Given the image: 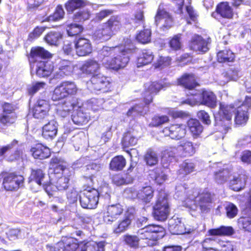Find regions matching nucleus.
Segmentation results:
<instances>
[{
  "mask_svg": "<svg viewBox=\"0 0 251 251\" xmlns=\"http://www.w3.org/2000/svg\"><path fill=\"white\" fill-rule=\"evenodd\" d=\"M118 49L119 54L104 60L103 64L106 68L115 71L123 69L129 61V55L135 52L137 50L135 44L131 41L126 42L123 47Z\"/></svg>",
  "mask_w": 251,
  "mask_h": 251,
  "instance_id": "1",
  "label": "nucleus"
},
{
  "mask_svg": "<svg viewBox=\"0 0 251 251\" xmlns=\"http://www.w3.org/2000/svg\"><path fill=\"white\" fill-rule=\"evenodd\" d=\"M215 194L211 192L208 188L199 191L193 200L186 201V207L192 210H196L199 208L201 212H207L210 211L212 203L215 201Z\"/></svg>",
  "mask_w": 251,
  "mask_h": 251,
  "instance_id": "2",
  "label": "nucleus"
},
{
  "mask_svg": "<svg viewBox=\"0 0 251 251\" xmlns=\"http://www.w3.org/2000/svg\"><path fill=\"white\" fill-rule=\"evenodd\" d=\"M143 243L142 247H152L157 244V241L166 235V230L159 225L150 224L138 231Z\"/></svg>",
  "mask_w": 251,
  "mask_h": 251,
  "instance_id": "3",
  "label": "nucleus"
},
{
  "mask_svg": "<svg viewBox=\"0 0 251 251\" xmlns=\"http://www.w3.org/2000/svg\"><path fill=\"white\" fill-rule=\"evenodd\" d=\"M121 26V22L118 15H112L101 26L97 29L94 36L100 42H106L115 34V32Z\"/></svg>",
  "mask_w": 251,
  "mask_h": 251,
  "instance_id": "4",
  "label": "nucleus"
},
{
  "mask_svg": "<svg viewBox=\"0 0 251 251\" xmlns=\"http://www.w3.org/2000/svg\"><path fill=\"white\" fill-rule=\"evenodd\" d=\"M171 211L168 196L160 192L152 205L151 215L153 219L159 222L165 221L168 218Z\"/></svg>",
  "mask_w": 251,
  "mask_h": 251,
  "instance_id": "5",
  "label": "nucleus"
},
{
  "mask_svg": "<svg viewBox=\"0 0 251 251\" xmlns=\"http://www.w3.org/2000/svg\"><path fill=\"white\" fill-rule=\"evenodd\" d=\"M2 187L7 191H17L24 187L25 179L23 175L16 172L4 171L0 173Z\"/></svg>",
  "mask_w": 251,
  "mask_h": 251,
  "instance_id": "6",
  "label": "nucleus"
},
{
  "mask_svg": "<svg viewBox=\"0 0 251 251\" xmlns=\"http://www.w3.org/2000/svg\"><path fill=\"white\" fill-rule=\"evenodd\" d=\"M77 91L78 88L75 82L64 80L55 86L52 92L51 99L53 101H60L69 96L76 95Z\"/></svg>",
  "mask_w": 251,
  "mask_h": 251,
  "instance_id": "7",
  "label": "nucleus"
},
{
  "mask_svg": "<svg viewBox=\"0 0 251 251\" xmlns=\"http://www.w3.org/2000/svg\"><path fill=\"white\" fill-rule=\"evenodd\" d=\"M99 197L98 190L90 186H84L83 190L80 192V204L85 209H95L99 202Z\"/></svg>",
  "mask_w": 251,
  "mask_h": 251,
  "instance_id": "8",
  "label": "nucleus"
},
{
  "mask_svg": "<svg viewBox=\"0 0 251 251\" xmlns=\"http://www.w3.org/2000/svg\"><path fill=\"white\" fill-rule=\"evenodd\" d=\"M88 242H78L77 239L72 237H63L55 246L57 251H86Z\"/></svg>",
  "mask_w": 251,
  "mask_h": 251,
  "instance_id": "9",
  "label": "nucleus"
},
{
  "mask_svg": "<svg viewBox=\"0 0 251 251\" xmlns=\"http://www.w3.org/2000/svg\"><path fill=\"white\" fill-rule=\"evenodd\" d=\"M88 86L95 92L107 93L112 90V81L110 77L99 74L92 76Z\"/></svg>",
  "mask_w": 251,
  "mask_h": 251,
  "instance_id": "10",
  "label": "nucleus"
},
{
  "mask_svg": "<svg viewBox=\"0 0 251 251\" xmlns=\"http://www.w3.org/2000/svg\"><path fill=\"white\" fill-rule=\"evenodd\" d=\"M2 114L0 115V126H9L15 124L17 115L15 106L12 103L4 102L1 105Z\"/></svg>",
  "mask_w": 251,
  "mask_h": 251,
  "instance_id": "11",
  "label": "nucleus"
},
{
  "mask_svg": "<svg viewBox=\"0 0 251 251\" xmlns=\"http://www.w3.org/2000/svg\"><path fill=\"white\" fill-rule=\"evenodd\" d=\"M236 108L233 104H226L220 102L219 104V114L222 116V119H215L217 125L224 126V129H227L232 120V114L235 113Z\"/></svg>",
  "mask_w": 251,
  "mask_h": 251,
  "instance_id": "12",
  "label": "nucleus"
},
{
  "mask_svg": "<svg viewBox=\"0 0 251 251\" xmlns=\"http://www.w3.org/2000/svg\"><path fill=\"white\" fill-rule=\"evenodd\" d=\"M26 56L30 66L32 69L39 62L52 57L51 54L48 50L39 46L31 48L29 53Z\"/></svg>",
  "mask_w": 251,
  "mask_h": 251,
  "instance_id": "13",
  "label": "nucleus"
},
{
  "mask_svg": "<svg viewBox=\"0 0 251 251\" xmlns=\"http://www.w3.org/2000/svg\"><path fill=\"white\" fill-rule=\"evenodd\" d=\"M80 107V105L78 100L75 98H72L57 105L56 114L58 116L64 118L68 117L75 109Z\"/></svg>",
  "mask_w": 251,
  "mask_h": 251,
  "instance_id": "14",
  "label": "nucleus"
},
{
  "mask_svg": "<svg viewBox=\"0 0 251 251\" xmlns=\"http://www.w3.org/2000/svg\"><path fill=\"white\" fill-rule=\"evenodd\" d=\"M135 213L134 208L128 207L125 211L123 218L118 220L117 225L113 228V232L119 234L129 229L131 225Z\"/></svg>",
  "mask_w": 251,
  "mask_h": 251,
  "instance_id": "15",
  "label": "nucleus"
},
{
  "mask_svg": "<svg viewBox=\"0 0 251 251\" xmlns=\"http://www.w3.org/2000/svg\"><path fill=\"white\" fill-rule=\"evenodd\" d=\"M163 20L164 23L161 26L162 30H167L173 26L174 21L173 16L160 5L154 16L155 23L156 25H158Z\"/></svg>",
  "mask_w": 251,
  "mask_h": 251,
  "instance_id": "16",
  "label": "nucleus"
},
{
  "mask_svg": "<svg viewBox=\"0 0 251 251\" xmlns=\"http://www.w3.org/2000/svg\"><path fill=\"white\" fill-rule=\"evenodd\" d=\"M164 136L172 139L180 140L184 138L186 131L182 124H173L164 127L162 130Z\"/></svg>",
  "mask_w": 251,
  "mask_h": 251,
  "instance_id": "17",
  "label": "nucleus"
},
{
  "mask_svg": "<svg viewBox=\"0 0 251 251\" xmlns=\"http://www.w3.org/2000/svg\"><path fill=\"white\" fill-rule=\"evenodd\" d=\"M124 211L123 206L119 203L109 205L103 213V221L107 224H112L119 219Z\"/></svg>",
  "mask_w": 251,
  "mask_h": 251,
  "instance_id": "18",
  "label": "nucleus"
},
{
  "mask_svg": "<svg viewBox=\"0 0 251 251\" xmlns=\"http://www.w3.org/2000/svg\"><path fill=\"white\" fill-rule=\"evenodd\" d=\"M75 53L79 57L89 55L93 51L90 40L83 37L75 39L74 42Z\"/></svg>",
  "mask_w": 251,
  "mask_h": 251,
  "instance_id": "19",
  "label": "nucleus"
},
{
  "mask_svg": "<svg viewBox=\"0 0 251 251\" xmlns=\"http://www.w3.org/2000/svg\"><path fill=\"white\" fill-rule=\"evenodd\" d=\"M19 144L16 139L13 140L11 142L0 147V157H4L8 162H13L18 160L22 154V151L17 149L14 152L11 151L13 147Z\"/></svg>",
  "mask_w": 251,
  "mask_h": 251,
  "instance_id": "20",
  "label": "nucleus"
},
{
  "mask_svg": "<svg viewBox=\"0 0 251 251\" xmlns=\"http://www.w3.org/2000/svg\"><path fill=\"white\" fill-rule=\"evenodd\" d=\"M178 85L187 90H193L200 85L195 74L184 73L177 79Z\"/></svg>",
  "mask_w": 251,
  "mask_h": 251,
  "instance_id": "21",
  "label": "nucleus"
},
{
  "mask_svg": "<svg viewBox=\"0 0 251 251\" xmlns=\"http://www.w3.org/2000/svg\"><path fill=\"white\" fill-rule=\"evenodd\" d=\"M49 169L54 176H59L67 169V163L63 158L53 156L49 162Z\"/></svg>",
  "mask_w": 251,
  "mask_h": 251,
  "instance_id": "22",
  "label": "nucleus"
},
{
  "mask_svg": "<svg viewBox=\"0 0 251 251\" xmlns=\"http://www.w3.org/2000/svg\"><path fill=\"white\" fill-rule=\"evenodd\" d=\"M31 156L36 160H44L49 158L51 154L50 149L42 143H36L30 149Z\"/></svg>",
  "mask_w": 251,
  "mask_h": 251,
  "instance_id": "23",
  "label": "nucleus"
},
{
  "mask_svg": "<svg viewBox=\"0 0 251 251\" xmlns=\"http://www.w3.org/2000/svg\"><path fill=\"white\" fill-rule=\"evenodd\" d=\"M58 70L53 75L55 79H63L66 76L71 75L74 71L73 65L71 61L67 60H61L57 65Z\"/></svg>",
  "mask_w": 251,
  "mask_h": 251,
  "instance_id": "24",
  "label": "nucleus"
},
{
  "mask_svg": "<svg viewBox=\"0 0 251 251\" xmlns=\"http://www.w3.org/2000/svg\"><path fill=\"white\" fill-rule=\"evenodd\" d=\"M50 105L45 100H39L33 108V116L38 119H44L49 115Z\"/></svg>",
  "mask_w": 251,
  "mask_h": 251,
  "instance_id": "25",
  "label": "nucleus"
},
{
  "mask_svg": "<svg viewBox=\"0 0 251 251\" xmlns=\"http://www.w3.org/2000/svg\"><path fill=\"white\" fill-rule=\"evenodd\" d=\"M215 12L221 18L225 19H232L234 16L233 8L228 1H221L218 3L215 8Z\"/></svg>",
  "mask_w": 251,
  "mask_h": 251,
  "instance_id": "26",
  "label": "nucleus"
},
{
  "mask_svg": "<svg viewBox=\"0 0 251 251\" xmlns=\"http://www.w3.org/2000/svg\"><path fill=\"white\" fill-rule=\"evenodd\" d=\"M138 138L135 133L133 127H130L123 135L121 140V145L123 149L135 146L137 144Z\"/></svg>",
  "mask_w": 251,
  "mask_h": 251,
  "instance_id": "27",
  "label": "nucleus"
},
{
  "mask_svg": "<svg viewBox=\"0 0 251 251\" xmlns=\"http://www.w3.org/2000/svg\"><path fill=\"white\" fill-rule=\"evenodd\" d=\"M36 75L40 77H47L52 73L53 67L50 62L41 61L35 65Z\"/></svg>",
  "mask_w": 251,
  "mask_h": 251,
  "instance_id": "28",
  "label": "nucleus"
},
{
  "mask_svg": "<svg viewBox=\"0 0 251 251\" xmlns=\"http://www.w3.org/2000/svg\"><path fill=\"white\" fill-rule=\"evenodd\" d=\"M196 163L194 160L186 159L179 165L177 171V175L180 177H184L195 171Z\"/></svg>",
  "mask_w": 251,
  "mask_h": 251,
  "instance_id": "29",
  "label": "nucleus"
},
{
  "mask_svg": "<svg viewBox=\"0 0 251 251\" xmlns=\"http://www.w3.org/2000/svg\"><path fill=\"white\" fill-rule=\"evenodd\" d=\"M190 46L193 50L201 53H205L208 50L207 42L199 35H195L192 38Z\"/></svg>",
  "mask_w": 251,
  "mask_h": 251,
  "instance_id": "30",
  "label": "nucleus"
},
{
  "mask_svg": "<svg viewBox=\"0 0 251 251\" xmlns=\"http://www.w3.org/2000/svg\"><path fill=\"white\" fill-rule=\"evenodd\" d=\"M201 103L211 108H214L217 106V97L212 91L202 89L201 93Z\"/></svg>",
  "mask_w": 251,
  "mask_h": 251,
  "instance_id": "31",
  "label": "nucleus"
},
{
  "mask_svg": "<svg viewBox=\"0 0 251 251\" xmlns=\"http://www.w3.org/2000/svg\"><path fill=\"white\" fill-rule=\"evenodd\" d=\"M187 127L192 137L197 138L203 130V126L198 119L190 118L187 122Z\"/></svg>",
  "mask_w": 251,
  "mask_h": 251,
  "instance_id": "32",
  "label": "nucleus"
},
{
  "mask_svg": "<svg viewBox=\"0 0 251 251\" xmlns=\"http://www.w3.org/2000/svg\"><path fill=\"white\" fill-rule=\"evenodd\" d=\"M148 178L156 184L161 185L167 179V176L161 168L156 167L149 171Z\"/></svg>",
  "mask_w": 251,
  "mask_h": 251,
  "instance_id": "33",
  "label": "nucleus"
},
{
  "mask_svg": "<svg viewBox=\"0 0 251 251\" xmlns=\"http://www.w3.org/2000/svg\"><path fill=\"white\" fill-rule=\"evenodd\" d=\"M167 86V83L162 80H157L151 81L146 84L144 89L146 90V92H149L153 95H156L161 91L165 90Z\"/></svg>",
  "mask_w": 251,
  "mask_h": 251,
  "instance_id": "34",
  "label": "nucleus"
},
{
  "mask_svg": "<svg viewBox=\"0 0 251 251\" xmlns=\"http://www.w3.org/2000/svg\"><path fill=\"white\" fill-rule=\"evenodd\" d=\"M100 68V65L97 61L89 59L84 62L80 70L83 74L91 75L97 72Z\"/></svg>",
  "mask_w": 251,
  "mask_h": 251,
  "instance_id": "35",
  "label": "nucleus"
},
{
  "mask_svg": "<svg viewBox=\"0 0 251 251\" xmlns=\"http://www.w3.org/2000/svg\"><path fill=\"white\" fill-rule=\"evenodd\" d=\"M234 114V123L236 125H245L249 119V113L248 109L243 106L238 107L236 109Z\"/></svg>",
  "mask_w": 251,
  "mask_h": 251,
  "instance_id": "36",
  "label": "nucleus"
},
{
  "mask_svg": "<svg viewBox=\"0 0 251 251\" xmlns=\"http://www.w3.org/2000/svg\"><path fill=\"white\" fill-rule=\"evenodd\" d=\"M154 190L151 186L143 187L138 191L136 197L137 199L141 201L144 203H150L154 196Z\"/></svg>",
  "mask_w": 251,
  "mask_h": 251,
  "instance_id": "37",
  "label": "nucleus"
},
{
  "mask_svg": "<svg viewBox=\"0 0 251 251\" xmlns=\"http://www.w3.org/2000/svg\"><path fill=\"white\" fill-rule=\"evenodd\" d=\"M123 242L125 245L130 248L136 249L139 247H142L141 244L143 241L141 235L126 234L123 236Z\"/></svg>",
  "mask_w": 251,
  "mask_h": 251,
  "instance_id": "38",
  "label": "nucleus"
},
{
  "mask_svg": "<svg viewBox=\"0 0 251 251\" xmlns=\"http://www.w3.org/2000/svg\"><path fill=\"white\" fill-rule=\"evenodd\" d=\"M234 229L232 226H221L217 228L209 229L208 235L212 236H229L234 233Z\"/></svg>",
  "mask_w": 251,
  "mask_h": 251,
  "instance_id": "39",
  "label": "nucleus"
},
{
  "mask_svg": "<svg viewBox=\"0 0 251 251\" xmlns=\"http://www.w3.org/2000/svg\"><path fill=\"white\" fill-rule=\"evenodd\" d=\"M45 176L46 174L42 169H31L27 182L29 184L35 182L37 185L41 186L43 184V181Z\"/></svg>",
  "mask_w": 251,
  "mask_h": 251,
  "instance_id": "40",
  "label": "nucleus"
},
{
  "mask_svg": "<svg viewBox=\"0 0 251 251\" xmlns=\"http://www.w3.org/2000/svg\"><path fill=\"white\" fill-rule=\"evenodd\" d=\"M57 133V126L53 121L49 122L42 127V135L46 139H52Z\"/></svg>",
  "mask_w": 251,
  "mask_h": 251,
  "instance_id": "41",
  "label": "nucleus"
},
{
  "mask_svg": "<svg viewBox=\"0 0 251 251\" xmlns=\"http://www.w3.org/2000/svg\"><path fill=\"white\" fill-rule=\"evenodd\" d=\"M126 164V158L122 155H117L113 157L109 164L111 171L119 172L123 170Z\"/></svg>",
  "mask_w": 251,
  "mask_h": 251,
  "instance_id": "42",
  "label": "nucleus"
},
{
  "mask_svg": "<svg viewBox=\"0 0 251 251\" xmlns=\"http://www.w3.org/2000/svg\"><path fill=\"white\" fill-rule=\"evenodd\" d=\"M235 54L229 49L221 50L217 53V60L220 63H229L234 62Z\"/></svg>",
  "mask_w": 251,
  "mask_h": 251,
  "instance_id": "43",
  "label": "nucleus"
},
{
  "mask_svg": "<svg viewBox=\"0 0 251 251\" xmlns=\"http://www.w3.org/2000/svg\"><path fill=\"white\" fill-rule=\"evenodd\" d=\"M247 177L244 175H239L229 181V188L234 191H239L245 187Z\"/></svg>",
  "mask_w": 251,
  "mask_h": 251,
  "instance_id": "44",
  "label": "nucleus"
},
{
  "mask_svg": "<svg viewBox=\"0 0 251 251\" xmlns=\"http://www.w3.org/2000/svg\"><path fill=\"white\" fill-rule=\"evenodd\" d=\"M183 157H189L193 155L196 152V147L191 141H182L178 146Z\"/></svg>",
  "mask_w": 251,
  "mask_h": 251,
  "instance_id": "45",
  "label": "nucleus"
},
{
  "mask_svg": "<svg viewBox=\"0 0 251 251\" xmlns=\"http://www.w3.org/2000/svg\"><path fill=\"white\" fill-rule=\"evenodd\" d=\"M231 175L229 169L223 168L214 172L213 179L216 183L223 184L229 179Z\"/></svg>",
  "mask_w": 251,
  "mask_h": 251,
  "instance_id": "46",
  "label": "nucleus"
},
{
  "mask_svg": "<svg viewBox=\"0 0 251 251\" xmlns=\"http://www.w3.org/2000/svg\"><path fill=\"white\" fill-rule=\"evenodd\" d=\"M154 59V55L150 50L144 49L137 59L138 67H141L151 64Z\"/></svg>",
  "mask_w": 251,
  "mask_h": 251,
  "instance_id": "47",
  "label": "nucleus"
},
{
  "mask_svg": "<svg viewBox=\"0 0 251 251\" xmlns=\"http://www.w3.org/2000/svg\"><path fill=\"white\" fill-rule=\"evenodd\" d=\"M72 175L71 174L66 175H63L57 177L54 176L56 179L55 181V186L59 191H64L67 190L71 185L70 180Z\"/></svg>",
  "mask_w": 251,
  "mask_h": 251,
  "instance_id": "48",
  "label": "nucleus"
},
{
  "mask_svg": "<svg viewBox=\"0 0 251 251\" xmlns=\"http://www.w3.org/2000/svg\"><path fill=\"white\" fill-rule=\"evenodd\" d=\"M62 34L59 31H50L44 37V41L49 45L57 46L62 38Z\"/></svg>",
  "mask_w": 251,
  "mask_h": 251,
  "instance_id": "49",
  "label": "nucleus"
},
{
  "mask_svg": "<svg viewBox=\"0 0 251 251\" xmlns=\"http://www.w3.org/2000/svg\"><path fill=\"white\" fill-rule=\"evenodd\" d=\"M73 123L77 126L86 125L90 120V116L81 110L77 111L72 116Z\"/></svg>",
  "mask_w": 251,
  "mask_h": 251,
  "instance_id": "50",
  "label": "nucleus"
},
{
  "mask_svg": "<svg viewBox=\"0 0 251 251\" xmlns=\"http://www.w3.org/2000/svg\"><path fill=\"white\" fill-rule=\"evenodd\" d=\"M143 159L146 165L151 167L157 165L159 160L157 152L151 148L147 150L143 156Z\"/></svg>",
  "mask_w": 251,
  "mask_h": 251,
  "instance_id": "51",
  "label": "nucleus"
},
{
  "mask_svg": "<svg viewBox=\"0 0 251 251\" xmlns=\"http://www.w3.org/2000/svg\"><path fill=\"white\" fill-rule=\"evenodd\" d=\"M152 32L150 28H144L140 30L135 36L138 43L145 45L151 42Z\"/></svg>",
  "mask_w": 251,
  "mask_h": 251,
  "instance_id": "52",
  "label": "nucleus"
},
{
  "mask_svg": "<svg viewBox=\"0 0 251 251\" xmlns=\"http://www.w3.org/2000/svg\"><path fill=\"white\" fill-rule=\"evenodd\" d=\"M86 5L84 0H68L64 4V7L68 14H72L75 10Z\"/></svg>",
  "mask_w": 251,
  "mask_h": 251,
  "instance_id": "53",
  "label": "nucleus"
},
{
  "mask_svg": "<svg viewBox=\"0 0 251 251\" xmlns=\"http://www.w3.org/2000/svg\"><path fill=\"white\" fill-rule=\"evenodd\" d=\"M219 239L213 237L205 238L201 243L202 251H210L218 249L217 246Z\"/></svg>",
  "mask_w": 251,
  "mask_h": 251,
  "instance_id": "54",
  "label": "nucleus"
},
{
  "mask_svg": "<svg viewBox=\"0 0 251 251\" xmlns=\"http://www.w3.org/2000/svg\"><path fill=\"white\" fill-rule=\"evenodd\" d=\"M149 107L142 104H135L130 107L126 112V115L128 117L132 115L133 112H135L138 115L144 116L149 111Z\"/></svg>",
  "mask_w": 251,
  "mask_h": 251,
  "instance_id": "55",
  "label": "nucleus"
},
{
  "mask_svg": "<svg viewBox=\"0 0 251 251\" xmlns=\"http://www.w3.org/2000/svg\"><path fill=\"white\" fill-rule=\"evenodd\" d=\"M100 164L91 163L87 165L84 171L85 177L92 180L96 173L99 172L100 169Z\"/></svg>",
  "mask_w": 251,
  "mask_h": 251,
  "instance_id": "56",
  "label": "nucleus"
},
{
  "mask_svg": "<svg viewBox=\"0 0 251 251\" xmlns=\"http://www.w3.org/2000/svg\"><path fill=\"white\" fill-rule=\"evenodd\" d=\"M83 30L81 25L76 24H70L67 25L66 30L68 35L74 36L80 34Z\"/></svg>",
  "mask_w": 251,
  "mask_h": 251,
  "instance_id": "57",
  "label": "nucleus"
},
{
  "mask_svg": "<svg viewBox=\"0 0 251 251\" xmlns=\"http://www.w3.org/2000/svg\"><path fill=\"white\" fill-rule=\"evenodd\" d=\"M172 58L170 56H159L156 62L153 64L155 68L162 69L171 64Z\"/></svg>",
  "mask_w": 251,
  "mask_h": 251,
  "instance_id": "58",
  "label": "nucleus"
},
{
  "mask_svg": "<svg viewBox=\"0 0 251 251\" xmlns=\"http://www.w3.org/2000/svg\"><path fill=\"white\" fill-rule=\"evenodd\" d=\"M169 118L167 115H155L152 118L151 125L153 127H158L169 122Z\"/></svg>",
  "mask_w": 251,
  "mask_h": 251,
  "instance_id": "59",
  "label": "nucleus"
},
{
  "mask_svg": "<svg viewBox=\"0 0 251 251\" xmlns=\"http://www.w3.org/2000/svg\"><path fill=\"white\" fill-rule=\"evenodd\" d=\"M65 11L61 4H58L56 6L53 12L51 14L53 22L59 21L63 19L65 16Z\"/></svg>",
  "mask_w": 251,
  "mask_h": 251,
  "instance_id": "60",
  "label": "nucleus"
},
{
  "mask_svg": "<svg viewBox=\"0 0 251 251\" xmlns=\"http://www.w3.org/2000/svg\"><path fill=\"white\" fill-rule=\"evenodd\" d=\"M226 216L229 219L234 218L238 213L237 206L231 202H228L225 207Z\"/></svg>",
  "mask_w": 251,
  "mask_h": 251,
  "instance_id": "61",
  "label": "nucleus"
},
{
  "mask_svg": "<svg viewBox=\"0 0 251 251\" xmlns=\"http://www.w3.org/2000/svg\"><path fill=\"white\" fill-rule=\"evenodd\" d=\"M219 251H233V245L231 241L219 239L218 241Z\"/></svg>",
  "mask_w": 251,
  "mask_h": 251,
  "instance_id": "62",
  "label": "nucleus"
},
{
  "mask_svg": "<svg viewBox=\"0 0 251 251\" xmlns=\"http://www.w3.org/2000/svg\"><path fill=\"white\" fill-rule=\"evenodd\" d=\"M197 118L200 120L204 125H210L211 121L209 114L204 110H200L197 113Z\"/></svg>",
  "mask_w": 251,
  "mask_h": 251,
  "instance_id": "63",
  "label": "nucleus"
},
{
  "mask_svg": "<svg viewBox=\"0 0 251 251\" xmlns=\"http://www.w3.org/2000/svg\"><path fill=\"white\" fill-rule=\"evenodd\" d=\"M239 223L244 231L251 233V217H241Z\"/></svg>",
  "mask_w": 251,
  "mask_h": 251,
  "instance_id": "64",
  "label": "nucleus"
}]
</instances>
